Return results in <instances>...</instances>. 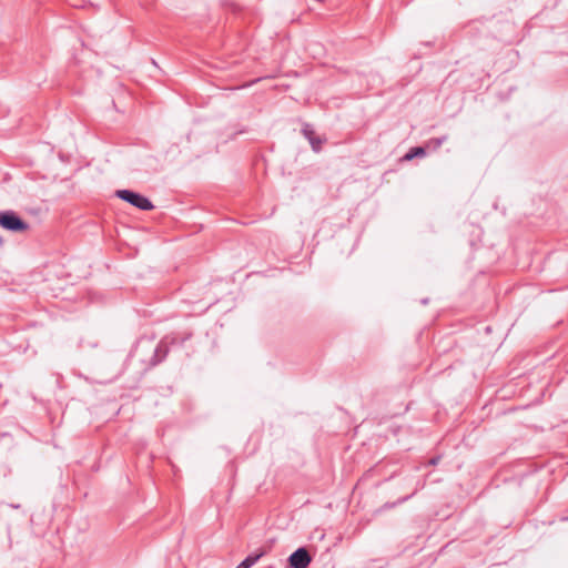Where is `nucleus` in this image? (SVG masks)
Listing matches in <instances>:
<instances>
[{
	"mask_svg": "<svg viewBox=\"0 0 568 568\" xmlns=\"http://www.w3.org/2000/svg\"><path fill=\"white\" fill-rule=\"evenodd\" d=\"M116 196L140 210L149 211L153 209V204L148 197L133 191L119 190L116 191Z\"/></svg>",
	"mask_w": 568,
	"mask_h": 568,
	"instance_id": "f257e3e1",
	"label": "nucleus"
},
{
	"mask_svg": "<svg viewBox=\"0 0 568 568\" xmlns=\"http://www.w3.org/2000/svg\"><path fill=\"white\" fill-rule=\"evenodd\" d=\"M0 225L3 229L12 232H23L29 227V225L22 221L13 211L0 212Z\"/></svg>",
	"mask_w": 568,
	"mask_h": 568,
	"instance_id": "f03ea898",
	"label": "nucleus"
},
{
	"mask_svg": "<svg viewBox=\"0 0 568 568\" xmlns=\"http://www.w3.org/2000/svg\"><path fill=\"white\" fill-rule=\"evenodd\" d=\"M288 562L291 568H307L311 556L305 548H298L288 557Z\"/></svg>",
	"mask_w": 568,
	"mask_h": 568,
	"instance_id": "7ed1b4c3",
	"label": "nucleus"
},
{
	"mask_svg": "<svg viewBox=\"0 0 568 568\" xmlns=\"http://www.w3.org/2000/svg\"><path fill=\"white\" fill-rule=\"evenodd\" d=\"M263 556V552L247 556L240 565L235 568H251L257 560Z\"/></svg>",
	"mask_w": 568,
	"mask_h": 568,
	"instance_id": "20e7f679",
	"label": "nucleus"
},
{
	"mask_svg": "<svg viewBox=\"0 0 568 568\" xmlns=\"http://www.w3.org/2000/svg\"><path fill=\"white\" fill-rule=\"evenodd\" d=\"M426 154L425 149L422 146L412 148L404 156V160H413L414 158L424 156Z\"/></svg>",
	"mask_w": 568,
	"mask_h": 568,
	"instance_id": "39448f33",
	"label": "nucleus"
},
{
	"mask_svg": "<svg viewBox=\"0 0 568 568\" xmlns=\"http://www.w3.org/2000/svg\"><path fill=\"white\" fill-rule=\"evenodd\" d=\"M447 140L446 136L432 139L428 141L427 146L433 149H438L445 141Z\"/></svg>",
	"mask_w": 568,
	"mask_h": 568,
	"instance_id": "423d86ee",
	"label": "nucleus"
},
{
	"mask_svg": "<svg viewBox=\"0 0 568 568\" xmlns=\"http://www.w3.org/2000/svg\"><path fill=\"white\" fill-rule=\"evenodd\" d=\"M310 143L314 151H320L322 141L317 138H310Z\"/></svg>",
	"mask_w": 568,
	"mask_h": 568,
	"instance_id": "0eeeda50",
	"label": "nucleus"
},
{
	"mask_svg": "<svg viewBox=\"0 0 568 568\" xmlns=\"http://www.w3.org/2000/svg\"><path fill=\"white\" fill-rule=\"evenodd\" d=\"M303 133L304 135L310 140V138H314V131L313 129L311 128V125L306 124L304 125L303 128Z\"/></svg>",
	"mask_w": 568,
	"mask_h": 568,
	"instance_id": "6e6552de",
	"label": "nucleus"
},
{
	"mask_svg": "<svg viewBox=\"0 0 568 568\" xmlns=\"http://www.w3.org/2000/svg\"><path fill=\"white\" fill-rule=\"evenodd\" d=\"M437 462H438V458H432V459L429 460V464H432V465H436V464H437Z\"/></svg>",
	"mask_w": 568,
	"mask_h": 568,
	"instance_id": "1a4fd4ad",
	"label": "nucleus"
},
{
	"mask_svg": "<svg viewBox=\"0 0 568 568\" xmlns=\"http://www.w3.org/2000/svg\"><path fill=\"white\" fill-rule=\"evenodd\" d=\"M163 347H164V345L161 343V344L156 347V353L161 352Z\"/></svg>",
	"mask_w": 568,
	"mask_h": 568,
	"instance_id": "9d476101",
	"label": "nucleus"
}]
</instances>
